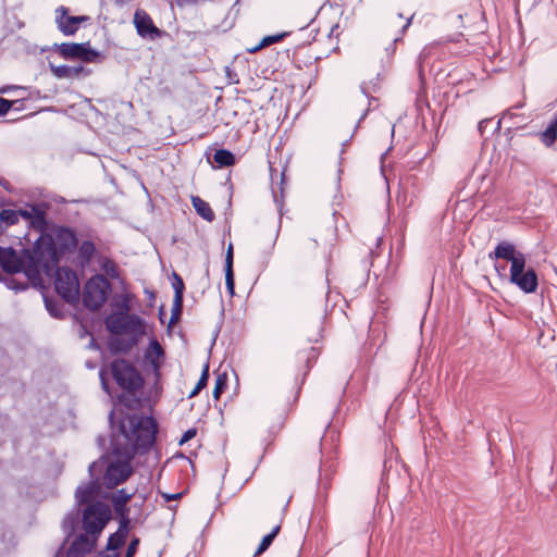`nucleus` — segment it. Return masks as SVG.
<instances>
[{
    "mask_svg": "<svg viewBox=\"0 0 557 557\" xmlns=\"http://www.w3.org/2000/svg\"><path fill=\"white\" fill-rule=\"evenodd\" d=\"M132 497L133 493H128L126 490L121 488L112 494L111 500L126 505Z\"/></svg>",
    "mask_w": 557,
    "mask_h": 557,
    "instance_id": "473e14b6",
    "label": "nucleus"
},
{
    "mask_svg": "<svg viewBox=\"0 0 557 557\" xmlns=\"http://www.w3.org/2000/svg\"><path fill=\"white\" fill-rule=\"evenodd\" d=\"M50 70L57 78H79L86 77L90 74V70L85 69L83 65H53L50 64Z\"/></svg>",
    "mask_w": 557,
    "mask_h": 557,
    "instance_id": "dca6fc26",
    "label": "nucleus"
},
{
    "mask_svg": "<svg viewBox=\"0 0 557 557\" xmlns=\"http://www.w3.org/2000/svg\"><path fill=\"white\" fill-rule=\"evenodd\" d=\"M225 271H233V245L230 244L225 256Z\"/></svg>",
    "mask_w": 557,
    "mask_h": 557,
    "instance_id": "ea45409f",
    "label": "nucleus"
},
{
    "mask_svg": "<svg viewBox=\"0 0 557 557\" xmlns=\"http://www.w3.org/2000/svg\"><path fill=\"white\" fill-rule=\"evenodd\" d=\"M286 36L285 33L283 34H277V35H272V36H267L264 37L261 42L259 44V46L255 47L253 49L250 50V52H256L258 50H260L261 48L263 47H267V46H270L274 42H278L281 41L284 37Z\"/></svg>",
    "mask_w": 557,
    "mask_h": 557,
    "instance_id": "7c9ffc66",
    "label": "nucleus"
},
{
    "mask_svg": "<svg viewBox=\"0 0 557 557\" xmlns=\"http://www.w3.org/2000/svg\"><path fill=\"white\" fill-rule=\"evenodd\" d=\"M45 306L48 312L54 318H61L63 315L62 308L58 301L45 297Z\"/></svg>",
    "mask_w": 557,
    "mask_h": 557,
    "instance_id": "2f4dec72",
    "label": "nucleus"
},
{
    "mask_svg": "<svg viewBox=\"0 0 557 557\" xmlns=\"http://www.w3.org/2000/svg\"><path fill=\"white\" fill-rule=\"evenodd\" d=\"M197 434V430L196 429H188L184 434L183 436L181 437L180 440V444L183 445L185 443H187L188 441H190L191 438H194Z\"/></svg>",
    "mask_w": 557,
    "mask_h": 557,
    "instance_id": "79ce46f5",
    "label": "nucleus"
},
{
    "mask_svg": "<svg viewBox=\"0 0 557 557\" xmlns=\"http://www.w3.org/2000/svg\"><path fill=\"white\" fill-rule=\"evenodd\" d=\"M50 237L61 256L74 251L78 245L76 234L70 227L60 226L53 232V236Z\"/></svg>",
    "mask_w": 557,
    "mask_h": 557,
    "instance_id": "f8f14e48",
    "label": "nucleus"
},
{
    "mask_svg": "<svg viewBox=\"0 0 557 557\" xmlns=\"http://www.w3.org/2000/svg\"><path fill=\"white\" fill-rule=\"evenodd\" d=\"M149 349L157 356V357H162L164 355V350L163 348L161 347V345L159 344V342L157 339H151L150 343H149Z\"/></svg>",
    "mask_w": 557,
    "mask_h": 557,
    "instance_id": "58836bf2",
    "label": "nucleus"
},
{
    "mask_svg": "<svg viewBox=\"0 0 557 557\" xmlns=\"http://www.w3.org/2000/svg\"><path fill=\"white\" fill-rule=\"evenodd\" d=\"M172 286L174 289V298H184L185 285L182 277L175 272H173Z\"/></svg>",
    "mask_w": 557,
    "mask_h": 557,
    "instance_id": "c756f323",
    "label": "nucleus"
},
{
    "mask_svg": "<svg viewBox=\"0 0 557 557\" xmlns=\"http://www.w3.org/2000/svg\"><path fill=\"white\" fill-rule=\"evenodd\" d=\"M100 377H101V385H102V388H103L107 393H109V385H108V383H107V381H106V379H104V376H103V374H102V373H100Z\"/></svg>",
    "mask_w": 557,
    "mask_h": 557,
    "instance_id": "de8ad7c7",
    "label": "nucleus"
},
{
    "mask_svg": "<svg viewBox=\"0 0 557 557\" xmlns=\"http://www.w3.org/2000/svg\"><path fill=\"white\" fill-rule=\"evenodd\" d=\"M499 128H500V121H498L496 124V131H498Z\"/></svg>",
    "mask_w": 557,
    "mask_h": 557,
    "instance_id": "6e6d98bb",
    "label": "nucleus"
},
{
    "mask_svg": "<svg viewBox=\"0 0 557 557\" xmlns=\"http://www.w3.org/2000/svg\"><path fill=\"white\" fill-rule=\"evenodd\" d=\"M285 182V173L282 172L281 173V184H283Z\"/></svg>",
    "mask_w": 557,
    "mask_h": 557,
    "instance_id": "603ef678",
    "label": "nucleus"
},
{
    "mask_svg": "<svg viewBox=\"0 0 557 557\" xmlns=\"http://www.w3.org/2000/svg\"><path fill=\"white\" fill-rule=\"evenodd\" d=\"M225 283L226 289L228 290L230 295L233 296L235 289L234 271H225Z\"/></svg>",
    "mask_w": 557,
    "mask_h": 557,
    "instance_id": "e433bc0d",
    "label": "nucleus"
},
{
    "mask_svg": "<svg viewBox=\"0 0 557 557\" xmlns=\"http://www.w3.org/2000/svg\"><path fill=\"white\" fill-rule=\"evenodd\" d=\"M539 138L545 147L549 148L554 146L557 140V114L547 127L543 132L539 133Z\"/></svg>",
    "mask_w": 557,
    "mask_h": 557,
    "instance_id": "412c9836",
    "label": "nucleus"
},
{
    "mask_svg": "<svg viewBox=\"0 0 557 557\" xmlns=\"http://www.w3.org/2000/svg\"><path fill=\"white\" fill-rule=\"evenodd\" d=\"M490 259H504L510 262V267L513 263L520 264L527 262L524 253L517 250L515 245L509 242H500L497 244L493 252L488 255Z\"/></svg>",
    "mask_w": 557,
    "mask_h": 557,
    "instance_id": "ddd939ff",
    "label": "nucleus"
},
{
    "mask_svg": "<svg viewBox=\"0 0 557 557\" xmlns=\"http://www.w3.org/2000/svg\"><path fill=\"white\" fill-rule=\"evenodd\" d=\"M100 269L111 278H117L119 272L115 262L104 256L98 258Z\"/></svg>",
    "mask_w": 557,
    "mask_h": 557,
    "instance_id": "b1692460",
    "label": "nucleus"
},
{
    "mask_svg": "<svg viewBox=\"0 0 557 557\" xmlns=\"http://www.w3.org/2000/svg\"><path fill=\"white\" fill-rule=\"evenodd\" d=\"M17 214H18V219L20 218H23L24 220H26L27 222L29 221L32 214L29 212V206H27L26 208L24 209H20V210H16Z\"/></svg>",
    "mask_w": 557,
    "mask_h": 557,
    "instance_id": "37998d69",
    "label": "nucleus"
},
{
    "mask_svg": "<svg viewBox=\"0 0 557 557\" xmlns=\"http://www.w3.org/2000/svg\"><path fill=\"white\" fill-rule=\"evenodd\" d=\"M138 545H139V539L138 537H134L129 542L124 557H134V555L137 552Z\"/></svg>",
    "mask_w": 557,
    "mask_h": 557,
    "instance_id": "4c0bfd02",
    "label": "nucleus"
},
{
    "mask_svg": "<svg viewBox=\"0 0 557 557\" xmlns=\"http://www.w3.org/2000/svg\"><path fill=\"white\" fill-rule=\"evenodd\" d=\"M429 54H430V51L428 48H424L418 55V60H417V63H418V69H419V76L420 78L422 79L423 77V69H422V65H423V62L429 58Z\"/></svg>",
    "mask_w": 557,
    "mask_h": 557,
    "instance_id": "c9c22d12",
    "label": "nucleus"
},
{
    "mask_svg": "<svg viewBox=\"0 0 557 557\" xmlns=\"http://www.w3.org/2000/svg\"><path fill=\"white\" fill-rule=\"evenodd\" d=\"M525 264L527 262L513 263V267H510L509 282L523 293L532 294L539 286L537 274L532 268L525 269Z\"/></svg>",
    "mask_w": 557,
    "mask_h": 557,
    "instance_id": "9d476101",
    "label": "nucleus"
},
{
    "mask_svg": "<svg viewBox=\"0 0 557 557\" xmlns=\"http://www.w3.org/2000/svg\"><path fill=\"white\" fill-rule=\"evenodd\" d=\"M270 171H271V178L273 180V173L276 172V171L273 170V168H270Z\"/></svg>",
    "mask_w": 557,
    "mask_h": 557,
    "instance_id": "864d4df0",
    "label": "nucleus"
},
{
    "mask_svg": "<svg viewBox=\"0 0 557 557\" xmlns=\"http://www.w3.org/2000/svg\"><path fill=\"white\" fill-rule=\"evenodd\" d=\"M157 431V423L151 417L131 414L120 421L111 440L112 454L117 460L109 462L103 474V484L108 488H114L129 478L133 473L131 460L136 454L150 449Z\"/></svg>",
    "mask_w": 557,
    "mask_h": 557,
    "instance_id": "f257e3e1",
    "label": "nucleus"
},
{
    "mask_svg": "<svg viewBox=\"0 0 557 557\" xmlns=\"http://www.w3.org/2000/svg\"><path fill=\"white\" fill-rule=\"evenodd\" d=\"M111 373L115 383L129 394H135L144 385V380L133 363L125 359L111 362Z\"/></svg>",
    "mask_w": 557,
    "mask_h": 557,
    "instance_id": "20e7f679",
    "label": "nucleus"
},
{
    "mask_svg": "<svg viewBox=\"0 0 557 557\" xmlns=\"http://www.w3.org/2000/svg\"><path fill=\"white\" fill-rule=\"evenodd\" d=\"M55 49L63 59L81 60L87 63L99 62L101 59L100 52L92 49L89 41L82 44L63 42L55 45Z\"/></svg>",
    "mask_w": 557,
    "mask_h": 557,
    "instance_id": "1a4fd4ad",
    "label": "nucleus"
},
{
    "mask_svg": "<svg viewBox=\"0 0 557 557\" xmlns=\"http://www.w3.org/2000/svg\"><path fill=\"white\" fill-rule=\"evenodd\" d=\"M491 122L490 119H484L480 121L478 129L481 133V135L484 133V129L486 128L487 124Z\"/></svg>",
    "mask_w": 557,
    "mask_h": 557,
    "instance_id": "a18cd8bd",
    "label": "nucleus"
},
{
    "mask_svg": "<svg viewBox=\"0 0 557 557\" xmlns=\"http://www.w3.org/2000/svg\"><path fill=\"white\" fill-rule=\"evenodd\" d=\"M128 305L123 302L121 312L112 313L107 317L106 327L110 333L115 335H143L145 333L143 319L136 314H128Z\"/></svg>",
    "mask_w": 557,
    "mask_h": 557,
    "instance_id": "7ed1b4c3",
    "label": "nucleus"
},
{
    "mask_svg": "<svg viewBox=\"0 0 557 557\" xmlns=\"http://www.w3.org/2000/svg\"><path fill=\"white\" fill-rule=\"evenodd\" d=\"M57 293L67 302L74 304L79 297V282L76 272L70 268H58L53 272Z\"/></svg>",
    "mask_w": 557,
    "mask_h": 557,
    "instance_id": "0eeeda50",
    "label": "nucleus"
},
{
    "mask_svg": "<svg viewBox=\"0 0 557 557\" xmlns=\"http://www.w3.org/2000/svg\"><path fill=\"white\" fill-rule=\"evenodd\" d=\"M29 212L32 216L28 223L38 231H45L47 227L46 206L42 203L29 205Z\"/></svg>",
    "mask_w": 557,
    "mask_h": 557,
    "instance_id": "a211bd4d",
    "label": "nucleus"
},
{
    "mask_svg": "<svg viewBox=\"0 0 557 557\" xmlns=\"http://www.w3.org/2000/svg\"><path fill=\"white\" fill-rule=\"evenodd\" d=\"M110 292L109 280L102 274H96L85 285L83 304L89 310L96 311L104 305Z\"/></svg>",
    "mask_w": 557,
    "mask_h": 557,
    "instance_id": "39448f33",
    "label": "nucleus"
},
{
    "mask_svg": "<svg viewBox=\"0 0 557 557\" xmlns=\"http://www.w3.org/2000/svg\"><path fill=\"white\" fill-rule=\"evenodd\" d=\"M290 498H292V496H289V498L287 499L285 507H287L288 503H290Z\"/></svg>",
    "mask_w": 557,
    "mask_h": 557,
    "instance_id": "4d7b16f0",
    "label": "nucleus"
},
{
    "mask_svg": "<svg viewBox=\"0 0 557 557\" xmlns=\"http://www.w3.org/2000/svg\"><path fill=\"white\" fill-rule=\"evenodd\" d=\"M318 356L317 349L314 347H310L306 355L307 362H310L311 360H314Z\"/></svg>",
    "mask_w": 557,
    "mask_h": 557,
    "instance_id": "c03bdc74",
    "label": "nucleus"
},
{
    "mask_svg": "<svg viewBox=\"0 0 557 557\" xmlns=\"http://www.w3.org/2000/svg\"><path fill=\"white\" fill-rule=\"evenodd\" d=\"M110 519V507L102 502H95L87 505L83 511V528L87 534L97 537L100 535Z\"/></svg>",
    "mask_w": 557,
    "mask_h": 557,
    "instance_id": "423d86ee",
    "label": "nucleus"
},
{
    "mask_svg": "<svg viewBox=\"0 0 557 557\" xmlns=\"http://www.w3.org/2000/svg\"><path fill=\"white\" fill-rule=\"evenodd\" d=\"M164 315H165V312H164V310H163V307H161V308H160V310H159V319H160L161 323H163V322H164V321H163V317H164Z\"/></svg>",
    "mask_w": 557,
    "mask_h": 557,
    "instance_id": "8fccbe9b",
    "label": "nucleus"
},
{
    "mask_svg": "<svg viewBox=\"0 0 557 557\" xmlns=\"http://www.w3.org/2000/svg\"><path fill=\"white\" fill-rule=\"evenodd\" d=\"M26 250H24L22 256H18L13 248H4L0 262V267L3 271L7 273H26Z\"/></svg>",
    "mask_w": 557,
    "mask_h": 557,
    "instance_id": "4468645a",
    "label": "nucleus"
},
{
    "mask_svg": "<svg viewBox=\"0 0 557 557\" xmlns=\"http://www.w3.org/2000/svg\"><path fill=\"white\" fill-rule=\"evenodd\" d=\"M226 387V376L225 375H219L215 381V386L213 389V397L215 399L220 398V395L224 392Z\"/></svg>",
    "mask_w": 557,
    "mask_h": 557,
    "instance_id": "72a5a7b5",
    "label": "nucleus"
},
{
    "mask_svg": "<svg viewBox=\"0 0 557 557\" xmlns=\"http://www.w3.org/2000/svg\"><path fill=\"white\" fill-rule=\"evenodd\" d=\"M181 497V493H177V494H174V495H171L170 497H168L169 499H176Z\"/></svg>",
    "mask_w": 557,
    "mask_h": 557,
    "instance_id": "3c124183",
    "label": "nucleus"
},
{
    "mask_svg": "<svg viewBox=\"0 0 557 557\" xmlns=\"http://www.w3.org/2000/svg\"><path fill=\"white\" fill-rule=\"evenodd\" d=\"M88 535L87 533L81 534L74 540L69 549V557H81L91 550L94 543L89 540Z\"/></svg>",
    "mask_w": 557,
    "mask_h": 557,
    "instance_id": "6ab92c4d",
    "label": "nucleus"
},
{
    "mask_svg": "<svg viewBox=\"0 0 557 557\" xmlns=\"http://www.w3.org/2000/svg\"><path fill=\"white\" fill-rule=\"evenodd\" d=\"M280 530H281V527L276 525L273 528V530L269 534L263 536V539L261 540V543L259 544L257 550L255 552V556L261 555L270 547V545L272 544V542L278 534Z\"/></svg>",
    "mask_w": 557,
    "mask_h": 557,
    "instance_id": "393cba45",
    "label": "nucleus"
},
{
    "mask_svg": "<svg viewBox=\"0 0 557 557\" xmlns=\"http://www.w3.org/2000/svg\"><path fill=\"white\" fill-rule=\"evenodd\" d=\"M104 466V460L94 461L89 465L88 471L91 476V480L85 484L77 486L75 492V498L79 505L92 504L91 502L98 496L100 492L98 474L102 472Z\"/></svg>",
    "mask_w": 557,
    "mask_h": 557,
    "instance_id": "6e6552de",
    "label": "nucleus"
},
{
    "mask_svg": "<svg viewBox=\"0 0 557 557\" xmlns=\"http://www.w3.org/2000/svg\"><path fill=\"white\" fill-rule=\"evenodd\" d=\"M18 214L16 210L3 209L0 212V222L5 224V226L14 225L18 222Z\"/></svg>",
    "mask_w": 557,
    "mask_h": 557,
    "instance_id": "a878e982",
    "label": "nucleus"
},
{
    "mask_svg": "<svg viewBox=\"0 0 557 557\" xmlns=\"http://www.w3.org/2000/svg\"><path fill=\"white\" fill-rule=\"evenodd\" d=\"M182 312H183V298H174L169 326L175 324L180 320Z\"/></svg>",
    "mask_w": 557,
    "mask_h": 557,
    "instance_id": "cd10ccee",
    "label": "nucleus"
},
{
    "mask_svg": "<svg viewBox=\"0 0 557 557\" xmlns=\"http://www.w3.org/2000/svg\"><path fill=\"white\" fill-rule=\"evenodd\" d=\"M21 106V100H8L0 97V116L4 115L12 108L18 110Z\"/></svg>",
    "mask_w": 557,
    "mask_h": 557,
    "instance_id": "c85d7f7f",
    "label": "nucleus"
},
{
    "mask_svg": "<svg viewBox=\"0 0 557 557\" xmlns=\"http://www.w3.org/2000/svg\"><path fill=\"white\" fill-rule=\"evenodd\" d=\"M61 255L50 236H40L32 251L26 250V275L29 278H36L41 273L52 276L53 272L59 268Z\"/></svg>",
    "mask_w": 557,
    "mask_h": 557,
    "instance_id": "f03ea898",
    "label": "nucleus"
},
{
    "mask_svg": "<svg viewBox=\"0 0 557 557\" xmlns=\"http://www.w3.org/2000/svg\"><path fill=\"white\" fill-rule=\"evenodd\" d=\"M191 203L197 214L203 220L208 222H212L214 220V212L207 201L201 199L199 196H191Z\"/></svg>",
    "mask_w": 557,
    "mask_h": 557,
    "instance_id": "aec40b11",
    "label": "nucleus"
},
{
    "mask_svg": "<svg viewBox=\"0 0 557 557\" xmlns=\"http://www.w3.org/2000/svg\"><path fill=\"white\" fill-rule=\"evenodd\" d=\"M113 508L115 513L119 516L120 521H123L125 518L126 520H131L128 517V508L125 504L112 502Z\"/></svg>",
    "mask_w": 557,
    "mask_h": 557,
    "instance_id": "f704fd0d",
    "label": "nucleus"
},
{
    "mask_svg": "<svg viewBox=\"0 0 557 557\" xmlns=\"http://www.w3.org/2000/svg\"><path fill=\"white\" fill-rule=\"evenodd\" d=\"M412 17H413V15H411L410 17H407V18H406V23L401 26V30H400L401 35H403V34H405V32H406V30L408 29V27L410 26L411 21H412Z\"/></svg>",
    "mask_w": 557,
    "mask_h": 557,
    "instance_id": "49530a36",
    "label": "nucleus"
},
{
    "mask_svg": "<svg viewBox=\"0 0 557 557\" xmlns=\"http://www.w3.org/2000/svg\"><path fill=\"white\" fill-rule=\"evenodd\" d=\"M11 539H12L11 531L2 528L0 531V547L1 546L7 547L8 542L11 541Z\"/></svg>",
    "mask_w": 557,
    "mask_h": 557,
    "instance_id": "a19ab883",
    "label": "nucleus"
},
{
    "mask_svg": "<svg viewBox=\"0 0 557 557\" xmlns=\"http://www.w3.org/2000/svg\"><path fill=\"white\" fill-rule=\"evenodd\" d=\"M397 18H403V14L401 13L397 14Z\"/></svg>",
    "mask_w": 557,
    "mask_h": 557,
    "instance_id": "13d9d810",
    "label": "nucleus"
},
{
    "mask_svg": "<svg viewBox=\"0 0 557 557\" xmlns=\"http://www.w3.org/2000/svg\"><path fill=\"white\" fill-rule=\"evenodd\" d=\"M134 24L139 36L148 38L160 37L161 30L153 24L151 17L141 10H137L134 14Z\"/></svg>",
    "mask_w": 557,
    "mask_h": 557,
    "instance_id": "2eb2a0df",
    "label": "nucleus"
},
{
    "mask_svg": "<svg viewBox=\"0 0 557 557\" xmlns=\"http://www.w3.org/2000/svg\"><path fill=\"white\" fill-rule=\"evenodd\" d=\"M208 379H209V364L206 363L203 369H202V372H201V375H200V379L197 383V385L195 386V388L190 392L189 394V398H193L195 397L196 395L199 394V392L206 387L207 383H208Z\"/></svg>",
    "mask_w": 557,
    "mask_h": 557,
    "instance_id": "bb28decb",
    "label": "nucleus"
},
{
    "mask_svg": "<svg viewBox=\"0 0 557 557\" xmlns=\"http://www.w3.org/2000/svg\"><path fill=\"white\" fill-rule=\"evenodd\" d=\"M310 242H311V244H312V246H313V247H317V240L311 239Z\"/></svg>",
    "mask_w": 557,
    "mask_h": 557,
    "instance_id": "5fc2aeb1",
    "label": "nucleus"
},
{
    "mask_svg": "<svg viewBox=\"0 0 557 557\" xmlns=\"http://www.w3.org/2000/svg\"><path fill=\"white\" fill-rule=\"evenodd\" d=\"M213 160L220 168H226L235 163V156L230 150L219 149L214 152Z\"/></svg>",
    "mask_w": 557,
    "mask_h": 557,
    "instance_id": "5701e85b",
    "label": "nucleus"
},
{
    "mask_svg": "<svg viewBox=\"0 0 557 557\" xmlns=\"http://www.w3.org/2000/svg\"><path fill=\"white\" fill-rule=\"evenodd\" d=\"M88 15L71 16L69 9L60 5L55 9V24L64 36H73L79 29L82 23L88 22Z\"/></svg>",
    "mask_w": 557,
    "mask_h": 557,
    "instance_id": "9b49d317",
    "label": "nucleus"
},
{
    "mask_svg": "<svg viewBox=\"0 0 557 557\" xmlns=\"http://www.w3.org/2000/svg\"><path fill=\"white\" fill-rule=\"evenodd\" d=\"M273 197H274V201L276 202L277 207L281 209L282 208V200H278L275 190H273Z\"/></svg>",
    "mask_w": 557,
    "mask_h": 557,
    "instance_id": "09e8293b",
    "label": "nucleus"
},
{
    "mask_svg": "<svg viewBox=\"0 0 557 557\" xmlns=\"http://www.w3.org/2000/svg\"><path fill=\"white\" fill-rule=\"evenodd\" d=\"M96 253V246L90 240H84L78 247V259L82 267H86L90 263L94 255Z\"/></svg>",
    "mask_w": 557,
    "mask_h": 557,
    "instance_id": "4be33fe9",
    "label": "nucleus"
},
{
    "mask_svg": "<svg viewBox=\"0 0 557 557\" xmlns=\"http://www.w3.org/2000/svg\"><path fill=\"white\" fill-rule=\"evenodd\" d=\"M129 524L131 520H126L125 518L123 519V521H119V528L116 532L111 534L108 539V550H116L125 544L129 532Z\"/></svg>",
    "mask_w": 557,
    "mask_h": 557,
    "instance_id": "f3484780",
    "label": "nucleus"
}]
</instances>
